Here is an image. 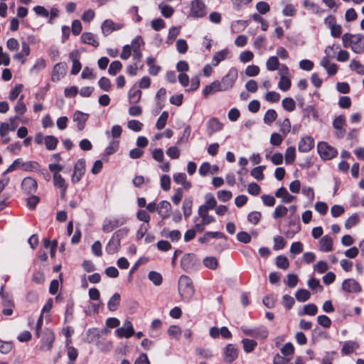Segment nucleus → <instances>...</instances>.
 Here are the masks:
<instances>
[{
	"mask_svg": "<svg viewBox=\"0 0 364 364\" xmlns=\"http://www.w3.org/2000/svg\"><path fill=\"white\" fill-rule=\"evenodd\" d=\"M342 43L343 47L350 48L355 53L361 54L364 52V36L362 34L346 33L342 36Z\"/></svg>",
	"mask_w": 364,
	"mask_h": 364,
	"instance_id": "nucleus-1",
	"label": "nucleus"
},
{
	"mask_svg": "<svg viewBox=\"0 0 364 364\" xmlns=\"http://www.w3.org/2000/svg\"><path fill=\"white\" fill-rule=\"evenodd\" d=\"M178 290L182 300L189 301L195 294L191 279L186 275H181L178 279Z\"/></svg>",
	"mask_w": 364,
	"mask_h": 364,
	"instance_id": "nucleus-2",
	"label": "nucleus"
},
{
	"mask_svg": "<svg viewBox=\"0 0 364 364\" xmlns=\"http://www.w3.org/2000/svg\"><path fill=\"white\" fill-rule=\"evenodd\" d=\"M318 153L324 160H330L336 156L337 150L326 141H321L317 145Z\"/></svg>",
	"mask_w": 364,
	"mask_h": 364,
	"instance_id": "nucleus-3",
	"label": "nucleus"
},
{
	"mask_svg": "<svg viewBox=\"0 0 364 364\" xmlns=\"http://www.w3.org/2000/svg\"><path fill=\"white\" fill-rule=\"evenodd\" d=\"M198 264L199 261L197 257L192 253L184 255L181 261L182 269L187 272L195 271Z\"/></svg>",
	"mask_w": 364,
	"mask_h": 364,
	"instance_id": "nucleus-4",
	"label": "nucleus"
},
{
	"mask_svg": "<svg viewBox=\"0 0 364 364\" xmlns=\"http://www.w3.org/2000/svg\"><path fill=\"white\" fill-rule=\"evenodd\" d=\"M206 6L201 0H193L191 3L189 16L193 18H202L206 14Z\"/></svg>",
	"mask_w": 364,
	"mask_h": 364,
	"instance_id": "nucleus-5",
	"label": "nucleus"
},
{
	"mask_svg": "<svg viewBox=\"0 0 364 364\" xmlns=\"http://www.w3.org/2000/svg\"><path fill=\"white\" fill-rule=\"evenodd\" d=\"M237 77L238 73L237 69L234 68H231L228 74L222 78L221 82H220L223 91L232 88Z\"/></svg>",
	"mask_w": 364,
	"mask_h": 364,
	"instance_id": "nucleus-6",
	"label": "nucleus"
},
{
	"mask_svg": "<svg viewBox=\"0 0 364 364\" xmlns=\"http://www.w3.org/2000/svg\"><path fill=\"white\" fill-rule=\"evenodd\" d=\"M241 329L246 336L255 338L265 339L268 336V331L263 326L255 328H249L247 326H242Z\"/></svg>",
	"mask_w": 364,
	"mask_h": 364,
	"instance_id": "nucleus-7",
	"label": "nucleus"
},
{
	"mask_svg": "<svg viewBox=\"0 0 364 364\" xmlns=\"http://www.w3.org/2000/svg\"><path fill=\"white\" fill-rule=\"evenodd\" d=\"M346 117L343 115H339L336 117L333 122V127L334 129V135L337 138H343L346 135V130L345 129Z\"/></svg>",
	"mask_w": 364,
	"mask_h": 364,
	"instance_id": "nucleus-8",
	"label": "nucleus"
},
{
	"mask_svg": "<svg viewBox=\"0 0 364 364\" xmlns=\"http://www.w3.org/2000/svg\"><path fill=\"white\" fill-rule=\"evenodd\" d=\"M55 336L53 331L48 328L46 329L43 333L40 350L42 351L50 350L53 347V343L55 341Z\"/></svg>",
	"mask_w": 364,
	"mask_h": 364,
	"instance_id": "nucleus-9",
	"label": "nucleus"
},
{
	"mask_svg": "<svg viewBox=\"0 0 364 364\" xmlns=\"http://www.w3.org/2000/svg\"><path fill=\"white\" fill-rule=\"evenodd\" d=\"M85 161L83 159H78L75 165L74 172L72 176V182L78 183L85 174Z\"/></svg>",
	"mask_w": 364,
	"mask_h": 364,
	"instance_id": "nucleus-10",
	"label": "nucleus"
},
{
	"mask_svg": "<svg viewBox=\"0 0 364 364\" xmlns=\"http://www.w3.org/2000/svg\"><path fill=\"white\" fill-rule=\"evenodd\" d=\"M116 335L119 338H129L134 334V329L131 321L126 320L122 326L115 331Z\"/></svg>",
	"mask_w": 364,
	"mask_h": 364,
	"instance_id": "nucleus-11",
	"label": "nucleus"
},
{
	"mask_svg": "<svg viewBox=\"0 0 364 364\" xmlns=\"http://www.w3.org/2000/svg\"><path fill=\"white\" fill-rule=\"evenodd\" d=\"M67 65L65 63L55 64L53 69L51 79L53 82L60 80L66 74Z\"/></svg>",
	"mask_w": 364,
	"mask_h": 364,
	"instance_id": "nucleus-12",
	"label": "nucleus"
},
{
	"mask_svg": "<svg viewBox=\"0 0 364 364\" xmlns=\"http://www.w3.org/2000/svg\"><path fill=\"white\" fill-rule=\"evenodd\" d=\"M342 289L348 293H358L362 289L360 284L353 279H347L343 282Z\"/></svg>",
	"mask_w": 364,
	"mask_h": 364,
	"instance_id": "nucleus-13",
	"label": "nucleus"
},
{
	"mask_svg": "<svg viewBox=\"0 0 364 364\" xmlns=\"http://www.w3.org/2000/svg\"><path fill=\"white\" fill-rule=\"evenodd\" d=\"M314 146V140L311 136H303L298 145V149L300 152L306 153L310 151Z\"/></svg>",
	"mask_w": 364,
	"mask_h": 364,
	"instance_id": "nucleus-14",
	"label": "nucleus"
},
{
	"mask_svg": "<svg viewBox=\"0 0 364 364\" xmlns=\"http://www.w3.org/2000/svg\"><path fill=\"white\" fill-rule=\"evenodd\" d=\"M88 118V114L80 111H75L73 115V120L77 123V128L79 131H82L84 129Z\"/></svg>",
	"mask_w": 364,
	"mask_h": 364,
	"instance_id": "nucleus-15",
	"label": "nucleus"
},
{
	"mask_svg": "<svg viewBox=\"0 0 364 364\" xmlns=\"http://www.w3.org/2000/svg\"><path fill=\"white\" fill-rule=\"evenodd\" d=\"M21 187L27 193H35L37 190V181L32 177H26L23 179Z\"/></svg>",
	"mask_w": 364,
	"mask_h": 364,
	"instance_id": "nucleus-16",
	"label": "nucleus"
},
{
	"mask_svg": "<svg viewBox=\"0 0 364 364\" xmlns=\"http://www.w3.org/2000/svg\"><path fill=\"white\" fill-rule=\"evenodd\" d=\"M331 57L324 56L320 61V65L326 69L328 75H334L338 71V66L336 63H331Z\"/></svg>",
	"mask_w": 364,
	"mask_h": 364,
	"instance_id": "nucleus-17",
	"label": "nucleus"
},
{
	"mask_svg": "<svg viewBox=\"0 0 364 364\" xmlns=\"http://www.w3.org/2000/svg\"><path fill=\"white\" fill-rule=\"evenodd\" d=\"M121 28V25L117 24L109 19L105 20L101 26L102 32L105 36H107L112 31L119 30Z\"/></svg>",
	"mask_w": 364,
	"mask_h": 364,
	"instance_id": "nucleus-18",
	"label": "nucleus"
},
{
	"mask_svg": "<svg viewBox=\"0 0 364 364\" xmlns=\"http://www.w3.org/2000/svg\"><path fill=\"white\" fill-rule=\"evenodd\" d=\"M171 209V203L167 200H162L157 206V212L160 216L165 219L170 216V211Z\"/></svg>",
	"mask_w": 364,
	"mask_h": 364,
	"instance_id": "nucleus-19",
	"label": "nucleus"
},
{
	"mask_svg": "<svg viewBox=\"0 0 364 364\" xmlns=\"http://www.w3.org/2000/svg\"><path fill=\"white\" fill-rule=\"evenodd\" d=\"M223 128V124L218 118L213 117L208 122V132L209 135L220 132Z\"/></svg>",
	"mask_w": 364,
	"mask_h": 364,
	"instance_id": "nucleus-20",
	"label": "nucleus"
},
{
	"mask_svg": "<svg viewBox=\"0 0 364 364\" xmlns=\"http://www.w3.org/2000/svg\"><path fill=\"white\" fill-rule=\"evenodd\" d=\"M124 223V220H120L119 219L105 221L102 225V230L106 233L111 232L117 227L122 225Z\"/></svg>",
	"mask_w": 364,
	"mask_h": 364,
	"instance_id": "nucleus-21",
	"label": "nucleus"
},
{
	"mask_svg": "<svg viewBox=\"0 0 364 364\" xmlns=\"http://www.w3.org/2000/svg\"><path fill=\"white\" fill-rule=\"evenodd\" d=\"M225 359L227 362L231 363L237 358V350L232 344H228L225 350Z\"/></svg>",
	"mask_w": 364,
	"mask_h": 364,
	"instance_id": "nucleus-22",
	"label": "nucleus"
},
{
	"mask_svg": "<svg viewBox=\"0 0 364 364\" xmlns=\"http://www.w3.org/2000/svg\"><path fill=\"white\" fill-rule=\"evenodd\" d=\"M275 196L277 198H281L282 201L284 203H289L295 199V197L289 194L284 187L279 188L276 191Z\"/></svg>",
	"mask_w": 364,
	"mask_h": 364,
	"instance_id": "nucleus-23",
	"label": "nucleus"
},
{
	"mask_svg": "<svg viewBox=\"0 0 364 364\" xmlns=\"http://www.w3.org/2000/svg\"><path fill=\"white\" fill-rule=\"evenodd\" d=\"M223 91L220 82L218 80H215L209 85H206L203 91L204 97H208L209 95Z\"/></svg>",
	"mask_w": 364,
	"mask_h": 364,
	"instance_id": "nucleus-24",
	"label": "nucleus"
},
{
	"mask_svg": "<svg viewBox=\"0 0 364 364\" xmlns=\"http://www.w3.org/2000/svg\"><path fill=\"white\" fill-rule=\"evenodd\" d=\"M319 248L322 252H330L333 250V240L328 235L323 236L319 240Z\"/></svg>",
	"mask_w": 364,
	"mask_h": 364,
	"instance_id": "nucleus-25",
	"label": "nucleus"
},
{
	"mask_svg": "<svg viewBox=\"0 0 364 364\" xmlns=\"http://www.w3.org/2000/svg\"><path fill=\"white\" fill-rule=\"evenodd\" d=\"M120 247L121 242L112 237L105 247V250L107 253L113 255L119 250Z\"/></svg>",
	"mask_w": 364,
	"mask_h": 364,
	"instance_id": "nucleus-26",
	"label": "nucleus"
},
{
	"mask_svg": "<svg viewBox=\"0 0 364 364\" xmlns=\"http://www.w3.org/2000/svg\"><path fill=\"white\" fill-rule=\"evenodd\" d=\"M78 57V53L76 51L70 53V58L73 62V66L71 69L72 75H77L82 68V65L79 61Z\"/></svg>",
	"mask_w": 364,
	"mask_h": 364,
	"instance_id": "nucleus-27",
	"label": "nucleus"
},
{
	"mask_svg": "<svg viewBox=\"0 0 364 364\" xmlns=\"http://www.w3.org/2000/svg\"><path fill=\"white\" fill-rule=\"evenodd\" d=\"M173 178L176 183L182 185L185 189L188 190L191 187V183L186 180L184 173H176Z\"/></svg>",
	"mask_w": 364,
	"mask_h": 364,
	"instance_id": "nucleus-28",
	"label": "nucleus"
},
{
	"mask_svg": "<svg viewBox=\"0 0 364 364\" xmlns=\"http://www.w3.org/2000/svg\"><path fill=\"white\" fill-rule=\"evenodd\" d=\"M82 43L91 45L95 48L99 46L98 41L95 39V36L90 32L84 33L81 36Z\"/></svg>",
	"mask_w": 364,
	"mask_h": 364,
	"instance_id": "nucleus-29",
	"label": "nucleus"
},
{
	"mask_svg": "<svg viewBox=\"0 0 364 364\" xmlns=\"http://www.w3.org/2000/svg\"><path fill=\"white\" fill-rule=\"evenodd\" d=\"M121 300V296L119 293H115L109 299L107 303V307L109 311H114L118 309Z\"/></svg>",
	"mask_w": 364,
	"mask_h": 364,
	"instance_id": "nucleus-30",
	"label": "nucleus"
},
{
	"mask_svg": "<svg viewBox=\"0 0 364 364\" xmlns=\"http://www.w3.org/2000/svg\"><path fill=\"white\" fill-rule=\"evenodd\" d=\"M141 91L136 89L135 87H132L129 92V101L131 104H136L138 103L141 97Z\"/></svg>",
	"mask_w": 364,
	"mask_h": 364,
	"instance_id": "nucleus-31",
	"label": "nucleus"
},
{
	"mask_svg": "<svg viewBox=\"0 0 364 364\" xmlns=\"http://www.w3.org/2000/svg\"><path fill=\"white\" fill-rule=\"evenodd\" d=\"M228 54V50L224 49L216 52L212 59V64L213 66H217L221 61L224 60Z\"/></svg>",
	"mask_w": 364,
	"mask_h": 364,
	"instance_id": "nucleus-32",
	"label": "nucleus"
},
{
	"mask_svg": "<svg viewBox=\"0 0 364 364\" xmlns=\"http://www.w3.org/2000/svg\"><path fill=\"white\" fill-rule=\"evenodd\" d=\"M296 159V148L294 146H289L286 149L284 154L285 163L287 164H291L294 162Z\"/></svg>",
	"mask_w": 364,
	"mask_h": 364,
	"instance_id": "nucleus-33",
	"label": "nucleus"
},
{
	"mask_svg": "<svg viewBox=\"0 0 364 364\" xmlns=\"http://www.w3.org/2000/svg\"><path fill=\"white\" fill-rule=\"evenodd\" d=\"M303 6L305 9H309L316 14H321L323 12V10L319 6L309 0H304Z\"/></svg>",
	"mask_w": 364,
	"mask_h": 364,
	"instance_id": "nucleus-34",
	"label": "nucleus"
},
{
	"mask_svg": "<svg viewBox=\"0 0 364 364\" xmlns=\"http://www.w3.org/2000/svg\"><path fill=\"white\" fill-rule=\"evenodd\" d=\"M44 143L48 150L52 151L55 149L58 140V139L52 135H48L45 136Z\"/></svg>",
	"mask_w": 364,
	"mask_h": 364,
	"instance_id": "nucleus-35",
	"label": "nucleus"
},
{
	"mask_svg": "<svg viewBox=\"0 0 364 364\" xmlns=\"http://www.w3.org/2000/svg\"><path fill=\"white\" fill-rule=\"evenodd\" d=\"M163 234L164 237L169 238L172 242H177L181 237V233L178 230L169 231L164 229L163 230Z\"/></svg>",
	"mask_w": 364,
	"mask_h": 364,
	"instance_id": "nucleus-36",
	"label": "nucleus"
},
{
	"mask_svg": "<svg viewBox=\"0 0 364 364\" xmlns=\"http://www.w3.org/2000/svg\"><path fill=\"white\" fill-rule=\"evenodd\" d=\"M155 59L152 57L146 58V64L149 66V73L151 75H156L161 70V67L154 64Z\"/></svg>",
	"mask_w": 364,
	"mask_h": 364,
	"instance_id": "nucleus-37",
	"label": "nucleus"
},
{
	"mask_svg": "<svg viewBox=\"0 0 364 364\" xmlns=\"http://www.w3.org/2000/svg\"><path fill=\"white\" fill-rule=\"evenodd\" d=\"M279 59L277 56H271L266 62V67L269 71L277 70L279 67Z\"/></svg>",
	"mask_w": 364,
	"mask_h": 364,
	"instance_id": "nucleus-38",
	"label": "nucleus"
},
{
	"mask_svg": "<svg viewBox=\"0 0 364 364\" xmlns=\"http://www.w3.org/2000/svg\"><path fill=\"white\" fill-rule=\"evenodd\" d=\"M318 312V307L314 304H308L305 305L303 308V311L299 312V314L301 315H309V316H314Z\"/></svg>",
	"mask_w": 364,
	"mask_h": 364,
	"instance_id": "nucleus-39",
	"label": "nucleus"
},
{
	"mask_svg": "<svg viewBox=\"0 0 364 364\" xmlns=\"http://www.w3.org/2000/svg\"><path fill=\"white\" fill-rule=\"evenodd\" d=\"M193 200L191 198H186L183 202V212L186 218H188L192 213Z\"/></svg>",
	"mask_w": 364,
	"mask_h": 364,
	"instance_id": "nucleus-40",
	"label": "nucleus"
},
{
	"mask_svg": "<svg viewBox=\"0 0 364 364\" xmlns=\"http://www.w3.org/2000/svg\"><path fill=\"white\" fill-rule=\"evenodd\" d=\"M310 296V292L305 289H300L295 294L296 299L299 302H304L307 301L309 299Z\"/></svg>",
	"mask_w": 364,
	"mask_h": 364,
	"instance_id": "nucleus-41",
	"label": "nucleus"
},
{
	"mask_svg": "<svg viewBox=\"0 0 364 364\" xmlns=\"http://www.w3.org/2000/svg\"><path fill=\"white\" fill-rule=\"evenodd\" d=\"M282 107L287 112H292L296 108V103L293 98L285 97L282 102Z\"/></svg>",
	"mask_w": 364,
	"mask_h": 364,
	"instance_id": "nucleus-42",
	"label": "nucleus"
},
{
	"mask_svg": "<svg viewBox=\"0 0 364 364\" xmlns=\"http://www.w3.org/2000/svg\"><path fill=\"white\" fill-rule=\"evenodd\" d=\"M203 264L207 268L215 270L218 266V262L215 257H206L203 259Z\"/></svg>",
	"mask_w": 364,
	"mask_h": 364,
	"instance_id": "nucleus-43",
	"label": "nucleus"
},
{
	"mask_svg": "<svg viewBox=\"0 0 364 364\" xmlns=\"http://www.w3.org/2000/svg\"><path fill=\"white\" fill-rule=\"evenodd\" d=\"M288 213V208L282 205H277L272 214L274 219L283 218L287 215Z\"/></svg>",
	"mask_w": 364,
	"mask_h": 364,
	"instance_id": "nucleus-44",
	"label": "nucleus"
},
{
	"mask_svg": "<svg viewBox=\"0 0 364 364\" xmlns=\"http://www.w3.org/2000/svg\"><path fill=\"white\" fill-rule=\"evenodd\" d=\"M205 198V202L203 205L205 206L208 210H213L216 208L217 201L212 194H206Z\"/></svg>",
	"mask_w": 364,
	"mask_h": 364,
	"instance_id": "nucleus-45",
	"label": "nucleus"
},
{
	"mask_svg": "<svg viewBox=\"0 0 364 364\" xmlns=\"http://www.w3.org/2000/svg\"><path fill=\"white\" fill-rule=\"evenodd\" d=\"M168 118V112L164 111L156 122V129L159 130L163 129L166 124Z\"/></svg>",
	"mask_w": 364,
	"mask_h": 364,
	"instance_id": "nucleus-46",
	"label": "nucleus"
},
{
	"mask_svg": "<svg viewBox=\"0 0 364 364\" xmlns=\"http://www.w3.org/2000/svg\"><path fill=\"white\" fill-rule=\"evenodd\" d=\"M349 68L351 70L355 71L360 75H364V65L361 64L359 61L353 59L351 60Z\"/></svg>",
	"mask_w": 364,
	"mask_h": 364,
	"instance_id": "nucleus-47",
	"label": "nucleus"
},
{
	"mask_svg": "<svg viewBox=\"0 0 364 364\" xmlns=\"http://www.w3.org/2000/svg\"><path fill=\"white\" fill-rule=\"evenodd\" d=\"M356 347H358V345L355 342L347 341L343 344L341 352L343 354L349 355L354 351Z\"/></svg>",
	"mask_w": 364,
	"mask_h": 364,
	"instance_id": "nucleus-48",
	"label": "nucleus"
},
{
	"mask_svg": "<svg viewBox=\"0 0 364 364\" xmlns=\"http://www.w3.org/2000/svg\"><path fill=\"white\" fill-rule=\"evenodd\" d=\"M265 166H259L254 168L250 174L252 177L258 181H262L264 179L263 171L265 169Z\"/></svg>",
	"mask_w": 364,
	"mask_h": 364,
	"instance_id": "nucleus-49",
	"label": "nucleus"
},
{
	"mask_svg": "<svg viewBox=\"0 0 364 364\" xmlns=\"http://www.w3.org/2000/svg\"><path fill=\"white\" fill-rule=\"evenodd\" d=\"M244 350L246 353H250L254 350L255 348L257 346V343L254 340H250L248 338H245L242 341Z\"/></svg>",
	"mask_w": 364,
	"mask_h": 364,
	"instance_id": "nucleus-50",
	"label": "nucleus"
},
{
	"mask_svg": "<svg viewBox=\"0 0 364 364\" xmlns=\"http://www.w3.org/2000/svg\"><path fill=\"white\" fill-rule=\"evenodd\" d=\"M277 117V114L274 109H268L264 116V122L267 124H271Z\"/></svg>",
	"mask_w": 364,
	"mask_h": 364,
	"instance_id": "nucleus-51",
	"label": "nucleus"
},
{
	"mask_svg": "<svg viewBox=\"0 0 364 364\" xmlns=\"http://www.w3.org/2000/svg\"><path fill=\"white\" fill-rule=\"evenodd\" d=\"M148 277L156 286H159L162 283V276L160 273L157 272L151 271L149 273Z\"/></svg>",
	"mask_w": 364,
	"mask_h": 364,
	"instance_id": "nucleus-52",
	"label": "nucleus"
},
{
	"mask_svg": "<svg viewBox=\"0 0 364 364\" xmlns=\"http://www.w3.org/2000/svg\"><path fill=\"white\" fill-rule=\"evenodd\" d=\"M122 68V65L120 61L114 60L111 63L108 69V73L112 76L117 75Z\"/></svg>",
	"mask_w": 364,
	"mask_h": 364,
	"instance_id": "nucleus-53",
	"label": "nucleus"
},
{
	"mask_svg": "<svg viewBox=\"0 0 364 364\" xmlns=\"http://www.w3.org/2000/svg\"><path fill=\"white\" fill-rule=\"evenodd\" d=\"M67 354L69 358V364H74L78 356L77 350L73 346L67 347Z\"/></svg>",
	"mask_w": 364,
	"mask_h": 364,
	"instance_id": "nucleus-54",
	"label": "nucleus"
},
{
	"mask_svg": "<svg viewBox=\"0 0 364 364\" xmlns=\"http://www.w3.org/2000/svg\"><path fill=\"white\" fill-rule=\"evenodd\" d=\"M159 9H160L162 16L165 18H170L174 12L173 7L163 4H160L159 5Z\"/></svg>",
	"mask_w": 364,
	"mask_h": 364,
	"instance_id": "nucleus-55",
	"label": "nucleus"
},
{
	"mask_svg": "<svg viewBox=\"0 0 364 364\" xmlns=\"http://www.w3.org/2000/svg\"><path fill=\"white\" fill-rule=\"evenodd\" d=\"M291 85V80L289 77H280L278 83V87L282 91H287L290 89Z\"/></svg>",
	"mask_w": 364,
	"mask_h": 364,
	"instance_id": "nucleus-56",
	"label": "nucleus"
},
{
	"mask_svg": "<svg viewBox=\"0 0 364 364\" xmlns=\"http://www.w3.org/2000/svg\"><path fill=\"white\" fill-rule=\"evenodd\" d=\"M168 334L169 336L175 338L176 340H178L181 335V329L178 326H171L168 328Z\"/></svg>",
	"mask_w": 364,
	"mask_h": 364,
	"instance_id": "nucleus-57",
	"label": "nucleus"
},
{
	"mask_svg": "<svg viewBox=\"0 0 364 364\" xmlns=\"http://www.w3.org/2000/svg\"><path fill=\"white\" fill-rule=\"evenodd\" d=\"M280 132L282 133L284 136H286L291 130V122L288 118L284 119L279 123Z\"/></svg>",
	"mask_w": 364,
	"mask_h": 364,
	"instance_id": "nucleus-58",
	"label": "nucleus"
},
{
	"mask_svg": "<svg viewBox=\"0 0 364 364\" xmlns=\"http://www.w3.org/2000/svg\"><path fill=\"white\" fill-rule=\"evenodd\" d=\"M119 140H112L105 149L107 155H111L115 153L119 149Z\"/></svg>",
	"mask_w": 364,
	"mask_h": 364,
	"instance_id": "nucleus-59",
	"label": "nucleus"
},
{
	"mask_svg": "<svg viewBox=\"0 0 364 364\" xmlns=\"http://www.w3.org/2000/svg\"><path fill=\"white\" fill-rule=\"evenodd\" d=\"M277 266L282 269H287L289 266V262L287 257L279 255L276 259Z\"/></svg>",
	"mask_w": 364,
	"mask_h": 364,
	"instance_id": "nucleus-60",
	"label": "nucleus"
},
{
	"mask_svg": "<svg viewBox=\"0 0 364 364\" xmlns=\"http://www.w3.org/2000/svg\"><path fill=\"white\" fill-rule=\"evenodd\" d=\"M127 127L134 132H138L142 129L143 124L138 120L131 119L127 122Z\"/></svg>",
	"mask_w": 364,
	"mask_h": 364,
	"instance_id": "nucleus-61",
	"label": "nucleus"
},
{
	"mask_svg": "<svg viewBox=\"0 0 364 364\" xmlns=\"http://www.w3.org/2000/svg\"><path fill=\"white\" fill-rule=\"evenodd\" d=\"M53 184L55 186L59 188H68V184L60 174L58 176H53Z\"/></svg>",
	"mask_w": 364,
	"mask_h": 364,
	"instance_id": "nucleus-62",
	"label": "nucleus"
},
{
	"mask_svg": "<svg viewBox=\"0 0 364 364\" xmlns=\"http://www.w3.org/2000/svg\"><path fill=\"white\" fill-rule=\"evenodd\" d=\"M23 96L21 95L14 107L15 112L20 115L23 114L26 112V107L23 102Z\"/></svg>",
	"mask_w": 364,
	"mask_h": 364,
	"instance_id": "nucleus-63",
	"label": "nucleus"
},
{
	"mask_svg": "<svg viewBox=\"0 0 364 364\" xmlns=\"http://www.w3.org/2000/svg\"><path fill=\"white\" fill-rule=\"evenodd\" d=\"M129 231L127 228H122L114 232L112 237L121 242V240L128 235Z\"/></svg>",
	"mask_w": 364,
	"mask_h": 364,
	"instance_id": "nucleus-64",
	"label": "nucleus"
}]
</instances>
